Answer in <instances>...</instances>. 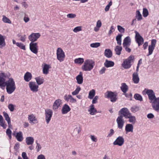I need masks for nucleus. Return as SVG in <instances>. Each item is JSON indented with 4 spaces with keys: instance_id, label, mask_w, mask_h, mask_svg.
Returning a JSON list of instances; mask_svg holds the SVG:
<instances>
[{
    "instance_id": "48",
    "label": "nucleus",
    "mask_w": 159,
    "mask_h": 159,
    "mask_svg": "<svg viewBox=\"0 0 159 159\" xmlns=\"http://www.w3.org/2000/svg\"><path fill=\"white\" fill-rule=\"evenodd\" d=\"M16 46L22 49L25 50V46L21 43L17 42L16 43Z\"/></svg>"
},
{
    "instance_id": "6",
    "label": "nucleus",
    "mask_w": 159,
    "mask_h": 159,
    "mask_svg": "<svg viewBox=\"0 0 159 159\" xmlns=\"http://www.w3.org/2000/svg\"><path fill=\"white\" fill-rule=\"evenodd\" d=\"M57 59L60 62H62L64 60L65 58V54L62 49L60 48H57L56 52Z\"/></svg>"
},
{
    "instance_id": "52",
    "label": "nucleus",
    "mask_w": 159,
    "mask_h": 159,
    "mask_svg": "<svg viewBox=\"0 0 159 159\" xmlns=\"http://www.w3.org/2000/svg\"><path fill=\"white\" fill-rule=\"evenodd\" d=\"M115 133L114 130L113 129H111L110 130L108 134L107 137L110 138Z\"/></svg>"
},
{
    "instance_id": "16",
    "label": "nucleus",
    "mask_w": 159,
    "mask_h": 159,
    "mask_svg": "<svg viewBox=\"0 0 159 159\" xmlns=\"http://www.w3.org/2000/svg\"><path fill=\"white\" fill-rule=\"evenodd\" d=\"M30 49L34 53L37 54L38 52V47L37 43L31 42L30 44Z\"/></svg>"
},
{
    "instance_id": "21",
    "label": "nucleus",
    "mask_w": 159,
    "mask_h": 159,
    "mask_svg": "<svg viewBox=\"0 0 159 159\" xmlns=\"http://www.w3.org/2000/svg\"><path fill=\"white\" fill-rule=\"evenodd\" d=\"M28 119L30 124H34L37 123L38 122L35 116L33 114L29 115Z\"/></svg>"
},
{
    "instance_id": "49",
    "label": "nucleus",
    "mask_w": 159,
    "mask_h": 159,
    "mask_svg": "<svg viewBox=\"0 0 159 159\" xmlns=\"http://www.w3.org/2000/svg\"><path fill=\"white\" fill-rule=\"evenodd\" d=\"M130 110L132 112L135 113L139 111V107L136 106H134L131 108Z\"/></svg>"
},
{
    "instance_id": "29",
    "label": "nucleus",
    "mask_w": 159,
    "mask_h": 159,
    "mask_svg": "<svg viewBox=\"0 0 159 159\" xmlns=\"http://www.w3.org/2000/svg\"><path fill=\"white\" fill-rule=\"evenodd\" d=\"M104 66L107 68L112 67L114 66V63L112 61H109L107 59L106 60L104 63Z\"/></svg>"
},
{
    "instance_id": "22",
    "label": "nucleus",
    "mask_w": 159,
    "mask_h": 159,
    "mask_svg": "<svg viewBox=\"0 0 159 159\" xmlns=\"http://www.w3.org/2000/svg\"><path fill=\"white\" fill-rule=\"evenodd\" d=\"M132 80L135 84H138L139 81V78L137 72H134L132 75Z\"/></svg>"
},
{
    "instance_id": "41",
    "label": "nucleus",
    "mask_w": 159,
    "mask_h": 159,
    "mask_svg": "<svg viewBox=\"0 0 159 159\" xmlns=\"http://www.w3.org/2000/svg\"><path fill=\"white\" fill-rule=\"evenodd\" d=\"M136 18L139 20H140L142 19L143 18L139 10H137L136 13Z\"/></svg>"
},
{
    "instance_id": "56",
    "label": "nucleus",
    "mask_w": 159,
    "mask_h": 159,
    "mask_svg": "<svg viewBox=\"0 0 159 159\" xmlns=\"http://www.w3.org/2000/svg\"><path fill=\"white\" fill-rule=\"evenodd\" d=\"M18 36L20 37V40L21 41L25 42V41L26 37L25 34H24L23 35H19Z\"/></svg>"
},
{
    "instance_id": "3",
    "label": "nucleus",
    "mask_w": 159,
    "mask_h": 159,
    "mask_svg": "<svg viewBox=\"0 0 159 159\" xmlns=\"http://www.w3.org/2000/svg\"><path fill=\"white\" fill-rule=\"evenodd\" d=\"M142 93L143 95H147L150 103L153 102V101L156 97L154 91L151 89L145 88L142 91Z\"/></svg>"
},
{
    "instance_id": "31",
    "label": "nucleus",
    "mask_w": 159,
    "mask_h": 159,
    "mask_svg": "<svg viewBox=\"0 0 159 159\" xmlns=\"http://www.w3.org/2000/svg\"><path fill=\"white\" fill-rule=\"evenodd\" d=\"M51 67L50 65L46 64H44L43 68V73L44 74L47 75L48 73V70Z\"/></svg>"
},
{
    "instance_id": "43",
    "label": "nucleus",
    "mask_w": 159,
    "mask_h": 159,
    "mask_svg": "<svg viewBox=\"0 0 159 159\" xmlns=\"http://www.w3.org/2000/svg\"><path fill=\"white\" fill-rule=\"evenodd\" d=\"M84 62V59L82 58H79L75 59L74 60V62L76 64H82Z\"/></svg>"
},
{
    "instance_id": "51",
    "label": "nucleus",
    "mask_w": 159,
    "mask_h": 159,
    "mask_svg": "<svg viewBox=\"0 0 159 159\" xmlns=\"http://www.w3.org/2000/svg\"><path fill=\"white\" fill-rule=\"evenodd\" d=\"M100 45V43L98 42L92 43L90 44V47L93 48H97L99 47Z\"/></svg>"
},
{
    "instance_id": "24",
    "label": "nucleus",
    "mask_w": 159,
    "mask_h": 159,
    "mask_svg": "<svg viewBox=\"0 0 159 159\" xmlns=\"http://www.w3.org/2000/svg\"><path fill=\"white\" fill-rule=\"evenodd\" d=\"M131 40L129 36H127L125 38L124 40L123 43V47L126 46H129L130 45Z\"/></svg>"
},
{
    "instance_id": "58",
    "label": "nucleus",
    "mask_w": 159,
    "mask_h": 159,
    "mask_svg": "<svg viewBox=\"0 0 159 159\" xmlns=\"http://www.w3.org/2000/svg\"><path fill=\"white\" fill-rule=\"evenodd\" d=\"M36 148L37 149V151L38 152L41 150L42 148V147L40 144L38 143L37 141H36Z\"/></svg>"
},
{
    "instance_id": "18",
    "label": "nucleus",
    "mask_w": 159,
    "mask_h": 159,
    "mask_svg": "<svg viewBox=\"0 0 159 159\" xmlns=\"http://www.w3.org/2000/svg\"><path fill=\"white\" fill-rule=\"evenodd\" d=\"M119 112L125 117L126 119H127V117L131 114L129 112L128 109L126 108H122L119 111Z\"/></svg>"
},
{
    "instance_id": "28",
    "label": "nucleus",
    "mask_w": 159,
    "mask_h": 159,
    "mask_svg": "<svg viewBox=\"0 0 159 159\" xmlns=\"http://www.w3.org/2000/svg\"><path fill=\"white\" fill-rule=\"evenodd\" d=\"M34 142V139L32 137H28L26 138L25 142L28 145H32Z\"/></svg>"
},
{
    "instance_id": "30",
    "label": "nucleus",
    "mask_w": 159,
    "mask_h": 159,
    "mask_svg": "<svg viewBox=\"0 0 159 159\" xmlns=\"http://www.w3.org/2000/svg\"><path fill=\"white\" fill-rule=\"evenodd\" d=\"M15 137L17 141L19 142H21L23 139V134L21 131L16 133Z\"/></svg>"
},
{
    "instance_id": "19",
    "label": "nucleus",
    "mask_w": 159,
    "mask_h": 159,
    "mask_svg": "<svg viewBox=\"0 0 159 159\" xmlns=\"http://www.w3.org/2000/svg\"><path fill=\"white\" fill-rule=\"evenodd\" d=\"M61 100L60 99H58L55 101L52 106V109L55 111H56L59 107L62 104Z\"/></svg>"
},
{
    "instance_id": "14",
    "label": "nucleus",
    "mask_w": 159,
    "mask_h": 159,
    "mask_svg": "<svg viewBox=\"0 0 159 159\" xmlns=\"http://www.w3.org/2000/svg\"><path fill=\"white\" fill-rule=\"evenodd\" d=\"M118 128L120 129H122L125 123V120L122 116H120L118 117L116 120Z\"/></svg>"
},
{
    "instance_id": "36",
    "label": "nucleus",
    "mask_w": 159,
    "mask_h": 159,
    "mask_svg": "<svg viewBox=\"0 0 159 159\" xmlns=\"http://www.w3.org/2000/svg\"><path fill=\"white\" fill-rule=\"evenodd\" d=\"M35 80L38 85L42 84L43 83L44 81L43 78L40 76L35 78Z\"/></svg>"
},
{
    "instance_id": "20",
    "label": "nucleus",
    "mask_w": 159,
    "mask_h": 159,
    "mask_svg": "<svg viewBox=\"0 0 159 159\" xmlns=\"http://www.w3.org/2000/svg\"><path fill=\"white\" fill-rule=\"evenodd\" d=\"M64 99L67 102L71 103H75L76 102V99L74 98L71 95H66L64 96Z\"/></svg>"
},
{
    "instance_id": "23",
    "label": "nucleus",
    "mask_w": 159,
    "mask_h": 159,
    "mask_svg": "<svg viewBox=\"0 0 159 159\" xmlns=\"http://www.w3.org/2000/svg\"><path fill=\"white\" fill-rule=\"evenodd\" d=\"M133 126L132 124H128L125 126V131L126 133L129 132H133Z\"/></svg>"
},
{
    "instance_id": "47",
    "label": "nucleus",
    "mask_w": 159,
    "mask_h": 159,
    "mask_svg": "<svg viewBox=\"0 0 159 159\" xmlns=\"http://www.w3.org/2000/svg\"><path fill=\"white\" fill-rule=\"evenodd\" d=\"M3 114L5 120L7 122L11 121L10 118L7 113L5 111H4L3 112Z\"/></svg>"
},
{
    "instance_id": "54",
    "label": "nucleus",
    "mask_w": 159,
    "mask_h": 159,
    "mask_svg": "<svg viewBox=\"0 0 159 159\" xmlns=\"http://www.w3.org/2000/svg\"><path fill=\"white\" fill-rule=\"evenodd\" d=\"M66 16L68 18L73 19L76 17V15L75 14L71 13L67 14Z\"/></svg>"
},
{
    "instance_id": "64",
    "label": "nucleus",
    "mask_w": 159,
    "mask_h": 159,
    "mask_svg": "<svg viewBox=\"0 0 159 159\" xmlns=\"http://www.w3.org/2000/svg\"><path fill=\"white\" fill-rule=\"evenodd\" d=\"M22 156L23 159H29L25 152H24L22 153Z\"/></svg>"
},
{
    "instance_id": "59",
    "label": "nucleus",
    "mask_w": 159,
    "mask_h": 159,
    "mask_svg": "<svg viewBox=\"0 0 159 159\" xmlns=\"http://www.w3.org/2000/svg\"><path fill=\"white\" fill-rule=\"evenodd\" d=\"M6 134L8 136L10 139H11V131L9 129H7L6 130Z\"/></svg>"
},
{
    "instance_id": "55",
    "label": "nucleus",
    "mask_w": 159,
    "mask_h": 159,
    "mask_svg": "<svg viewBox=\"0 0 159 159\" xmlns=\"http://www.w3.org/2000/svg\"><path fill=\"white\" fill-rule=\"evenodd\" d=\"M15 107L16 106L15 105L11 104H10L8 105V108L11 111H13Z\"/></svg>"
},
{
    "instance_id": "45",
    "label": "nucleus",
    "mask_w": 159,
    "mask_h": 159,
    "mask_svg": "<svg viewBox=\"0 0 159 159\" xmlns=\"http://www.w3.org/2000/svg\"><path fill=\"white\" fill-rule=\"evenodd\" d=\"M134 98L136 100L142 101H143L142 96L139 94L136 93L134 95Z\"/></svg>"
},
{
    "instance_id": "26",
    "label": "nucleus",
    "mask_w": 159,
    "mask_h": 159,
    "mask_svg": "<svg viewBox=\"0 0 159 159\" xmlns=\"http://www.w3.org/2000/svg\"><path fill=\"white\" fill-rule=\"evenodd\" d=\"M70 110V108L69 106L67 104H65L63 107L61 112L62 114H66Z\"/></svg>"
},
{
    "instance_id": "42",
    "label": "nucleus",
    "mask_w": 159,
    "mask_h": 159,
    "mask_svg": "<svg viewBox=\"0 0 159 159\" xmlns=\"http://www.w3.org/2000/svg\"><path fill=\"white\" fill-rule=\"evenodd\" d=\"M122 34H119L116 38V40L117 41L118 44L120 45L121 44V37Z\"/></svg>"
},
{
    "instance_id": "12",
    "label": "nucleus",
    "mask_w": 159,
    "mask_h": 159,
    "mask_svg": "<svg viewBox=\"0 0 159 159\" xmlns=\"http://www.w3.org/2000/svg\"><path fill=\"white\" fill-rule=\"evenodd\" d=\"M8 77L4 73L0 74V87L2 88L5 86L6 79Z\"/></svg>"
},
{
    "instance_id": "10",
    "label": "nucleus",
    "mask_w": 159,
    "mask_h": 159,
    "mask_svg": "<svg viewBox=\"0 0 159 159\" xmlns=\"http://www.w3.org/2000/svg\"><path fill=\"white\" fill-rule=\"evenodd\" d=\"M40 36L41 34L39 33H33L28 36V39L31 42L34 43L36 41Z\"/></svg>"
},
{
    "instance_id": "7",
    "label": "nucleus",
    "mask_w": 159,
    "mask_h": 159,
    "mask_svg": "<svg viewBox=\"0 0 159 159\" xmlns=\"http://www.w3.org/2000/svg\"><path fill=\"white\" fill-rule=\"evenodd\" d=\"M157 41L155 39H152L151 41V44L148 47V53L147 55V56H149L151 55L154 51L156 47Z\"/></svg>"
},
{
    "instance_id": "63",
    "label": "nucleus",
    "mask_w": 159,
    "mask_h": 159,
    "mask_svg": "<svg viewBox=\"0 0 159 159\" xmlns=\"http://www.w3.org/2000/svg\"><path fill=\"white\" fill-rule=\"evenodd\" d=\"M106 70V69L105 67H102L101 70L99 71V74H102L105 73Z\"/></svg>"
},
{
    "instance_id": "33",
    "label": "nucleus",
    "mask_w": 159,
    "mask_h": 159,
    "mask_svg": "<svg viewBox=\"0 0 159 159\" xmlns=\"http://www.w3.org/2000/svg\"><path fill=\"white\" fill-rule=\"evenodd\" d=\"M129 119V121L132 124H134L136 122V120L135 117L132 116L131 114L127 117Z\"/></svg>"
},
{
    "instance_id": "4",
    "label": "nucleus",
    "mask_w": 159,
    "mask_h": 159,
    "mask_svg": "<svg viewBox=\"0 0 159 159\" xmlns=\"http://www.w3.org/2000/svg\"><path fill=\"white\" fill-rule=\"evenodd\" d=\"M94 65V62L93 60L87 59L85 61L82 68L84 71H90L93 69Z\"/></svg>"
},
{
    "instance_id": "11",
    "label": "nucleus",
    "mask_w": 159,
    "mask_h": 159,
    "mask_svg": "<svg viewBox=\"0 0 159 159\" xmlns=\"http://www.w3.org/2000/svg\"><path fill=\"white\" fill-rule=\"evenodd\" d=\"M134 32L135 33V41L138 44L139 46H140L143 43L144 39L137 31H135Z\"/></svg>"
},
{
    "instance_id": "5",
    "label": "nucleus",
    "mask_w": 159,
    "mask_h": 159,
    "mask_svg": "<svg viewBox=\"0 0 159 159\" xmlns=\"http://www.w3.org/2000/svg\"><path fill=\"white\" fill-rule=\"evenodd\" d=\"M134 58V56L131 55L128 58L125 60L122 65V67L125 69L130 68L131 66V63L133 62Z\"/></svg>"
},
{
    "instance_id": "60",
    "label": "nucleus",
    "mask_w": 159,
    "mask_h": 159,
    "mask_svg": "<svg viewBox=\"0 0 159 159\" xmlns=\"http://www.w3.org/2000/svg\"><path fill=\"white\" fill-rule=\"evenodd\" d=\"M117 28L118 31L121 33H124L125 32V29L120 25L117 26Z\"/></svg>"
},
{
    "instance_id": "39",
    "label": "nucleus",
    "mask_w": 159,
    "mask_h": 159,
    "mask_svg": "<svg viewBox=\"0 0 159 159\" xmlns=\"http://www.w3.org/2000/svg\"><path fill=\"white\" fill-rule=\"evenodd\" d=\"M122 50V47L119 46H116L115 49V51L116 52V54L118 55H119L120 54Z\"/></svg>"
},
{
    "instance_id": "13",
    "label": "nucleus",
    "mask_w": 159,
    "mask_h": 159,
    "mask_svg": "<svg viewBox=\"0 0 159 159\" xmlns=\"http://www.w3.org/2000/svg\"><path fill=\"white\" fill-rule=\"evenodd\" d=\"M151 104L152 107L155 111L158 112L159 111V97H156Z\"/></svg>"
},
{
    "instance_id": "62",
    "label": "nucleus",
    "mask_w": 159,
    "mask_h": 159,
    "mask_svg": "<svg viewBox=\"0 0 159 159\" xmlns=\"http://www.w3.org/2000/svg\"><path fill=\"white\" fill-rule=\"evenodd\" d=\"M98 96H95L93 98L92 100V103L93 104H95L97 102V100L98 99Z\"/></svg>"
},
{
    "instance_id": "35",
    "label": "nucleus",
    "mask_w": 159,
    "mask_h": 159,
    "mask_svg": "<svg viewBox=\"0 0 159 159\" xmlns=\"http://www.w3.org/2000/svg\"><path fill=\"white\" fill-rule=\"evenodd\" d=\"M0 125L4 129H6L7 127V125L5 123V121L1 115H0Z\"/></svg>"
},
{
    "instance_id": "17",
    "label": "nucleus",
    "mask_w": 159,
    "mask_h": 159,
    "mask_svg": "<svg viewBox=\"0 0 159 159\" xmlns=\"http://www.w3.org/2000/svg\"><path fill=\"white\" fill-rule=\"evenodd\" d=\"M29 86L31 90L33 92H36L38 91L39 86L34 82H30Z\"/></svg>"
},
{
    "instance_id": "46",
    "label": "nucleus",
    "mask_w": 159,
    "mask_h": 159,
    "mask_svg": "<svg viewBox=\"0 0 159 159\" xmlns=\"http://www.w3.org/2000/svg\"><path fill=\"white\" fill-rule=\"evenodd\" d=\"M81 90V88L79 86L77 87L75 90L72 93L73 95H76L78 94Z\"/></svg>"
},
{
    "instance_id": "37",
    "label": "nucleus",
    "mask_w": 159,
    "mask_h": 159,
    "mask_svg": "<svg viewBox=\"0 0 159 159\" xmlns=\"http://www.w3.org/2000/svg\"><path fill=\"white\" fill-rule=\"evenodd\" d=\"M5 45V39L3 36L0 34V47H4Z\"/></svg>"
},
{
    "instance_id": "9",
    "label": "nucleus",
    "mask_w": 159,
    "mask_h": 159,
    "mask_svg": "<svg viewBox=\"0 0 159 159\" xmlns=\"http://www.w3.org/2000/svg\"><path fill=\"white\" fill-rule=\"evenodd\" d=\"M53 114L52 111L49 109L45 110V119L47 124L50 122Z\"/></svg>"
},
{
    "instance_id": "2",
    "label": "nucleus",
    "mask_w": 159,
    "mask_h": 159,
    "mask_svg": "<svg viewBox=\"0 0 159 159\" xmlns=\"http://www.w3.org/2000/svg\"><path fill=\"white\" fill-rule=\"evenodd\" d=\"M142 93L143 95H147L150 103L153 102V101L156 97L154 91L151 89L145 88L142 91Z\"/></svg>"
},
{
    "instance_id": "38",
    "label": "nucleus",
    "mask_w": 159,
    "mask_h": 159,
    "mask_svg": "<svg viewBox=\"0 0 159 159\" xmlns=\"http://www.w3.org/2000/svg\"><path fill=\"white\" fill-rule=\"evenodd\" d=\"M122 91L124 93L128 90V87L127 85L125 83H122L121 84V86L120 87Z\"/></svg>"
},
{
    "instance_id": "61",
    "label": "nucleus",
    "mask_w": 159,
    "mask_h": 159,
    "mask_svg": "<svg viewBox=\"0 0 159 159\" xmlns=\"http://www.w3.org/2000/svg\"><path fill=\"white\" fill-rule=\"evenodd\" d=\"M81 131L80 128L79 126H77L74 129V132L77 134H79Z\"/></svg>"
},
{
    "instance_id": "8",
    "label": "nucleus",
    "mask_w": 159,
    "mask_h": 159,
    "mask_svg": "<svg viewBox=\"0 0 159 159\" xmlns=\"http://www.w3.org/2000/svg\"><path fill=\"white\" fill-rule=\"evenodd\" d=\"M117 95L111 91H107L105 94V97L106 98H110L111 102H115L116 99Z\"/></svg>"
},
{
    "instance_id": "53",
    "label": "nucleus",
    "mask_w": 159,
    "mask_h": 159,
    "mask_svg": "<svg viewBox=\"0 0 159 159\" xmlns=\"http://www.w3.org/2000/svg\"><path fill=\"white\" fill-rule=\"evenodd\" d=\"M143 15L144 17H146L148 15V10L146 8H143Z\"/></svg>"
},
{
    "instance_id": "40",
    "label": "nucleus",
    "mask_w": 159,
    "mask_h": 159,
    "mask_svg": "<svg viewBox=\"0 0 159 159\" xmlns=\"http://www.w3.org/2000/svg\"><path fill=\"white\" fill-rule=\"evenodd\" d=\"M95 94V91L93 89L90 90L89 93L88 98L90 99H92Z\"/></svg>"
},
{
    "instance_id": "25",
    "label": "nucleus",
    "mask_w": 159,
    "mask_h": 159,
    "mask_svg": "<svg viewBox=\"0 0 159 159\" xmlns=\"http://www.w3.org/2000/svg\"><path fill=\"white\" fill-rule=\"evenodd\" d=\"M88 111L90 115H93L97 112V110L94 107V105L93 104H91L89 107Z\"/></svg>"
},
{
    "instance_id": "1",
    "label": "nucleus",
    "mask_w": 159,
    "mask_h": 159,
    "mask_svg": "<svg viewBox=\"0 0 159 159\" xmlns=\"http://www.w3.org/2000/svg\"><path fill=\"white\" fill-rule=\"evenodd\" d=\"M5 86H6V90L8 93L11 94L16 89L15 82L12 78H10L8 80H7Z\"/></svg>"
},
{
    "instance_id": "27",
    "label": "nucleus",
    "mask_w": 159,
    "mask_h": 159,
    "mask_svg": "<svg viewBox=\"0 0 159 159\" xmlns=\"http://www.w3.org/2000/svg\"><path fill=\"white\" fill-rule=\"evenodd\" d=\"M76 79L77 82L78 84H80L83 83V79L82 74L81 72H80L79 75L76 77Z\"/></svg>"
},
{
    "instance_id": "15",
    "label": "nucleus",
    "mask_w": 159,
    "mask_h": 159,
    "mask_svg": "<svg viewBox=\"0 0 159 159\" xmlns=\"http://www.w3.org/2000/svg\"><path fill=\"white\" fill-rule=\"evenodd\" d=\"M125 142L124 139L122 136H119L113 142L114 145H118L119 146H121L124 144Z\"/></svg>"
},
{
    "instance_id": "32",
    "label": "nucleus",
    "mask_w": 159,
    "mask_h": 159,
    "mask_svg": "<svg viewBox=\"0 0 159 159\" xmlns=\"http://www.w3.org/2000/svg\"><path fill=\"white\" fill-rule=\"evenodd\" d=\"M32 77V75L31 73L27 72L24 76V80L26 82L30 81Z\"/></svg>"
},
{
    "instance_id": "34",
    "label": "nucleus",
    "mask_w": 159,
    "mask_h": 159,
    "mask_svg": "<svg viewBox=\"0 0 159 159\" xmlns=\"http://www.w3.org/2000/svg\"><path fill=\"white\" fill-rule=\"evenodd\" d=\"M112 52L109 49H106L104 52V55L107 57L109 58L112 56Z\"/></svg>"
},
{
    "instance_id": "50",
    "label": "nucleus",
    "mask_w": 159,
    "mask_h": 159,
    "mask_svg": "<svg viewBox=\"0 0 159 159\" xmlns=\"http://www.w3.org/2000/svg\"><path fill=\"white\" fill-rule=\"evenodd\" d=\"M90 139L91 140L94 142H97L98 141L97 137L94 135H91L90 136Z\"/></svg>"
},
{
    "instance_id": "57",
    "label": "nucleus",
    "mask_w": 159,
    "mask_h": 159,
    "mask_svg": "<svg viewBox=\"0 0 159 159\" xmlns=\"http://www.w3.org/2000/svg\"><path fill=\"white\" fill-rule=\"evenodd\" d=\"M82 30V27L80 26H77L75 27L73 30L75 33H77Z\"/></svg>"
},
{
    "instance_id": "44",
    "label": "nucleus",
    "mask_w": 159,
    "mask_h": 159,
    "mask_svg": "<svg viewBox=\"0 0 159 159\" xmlns=\"http://www.w3.org/2000/svg\"><path fill=\"white\" fill-rule=\"evenodd\" d=\"M2 21L5 23L11 24V22L10 20L5 16H2Z\"/></svg>"
}]
</instances>
